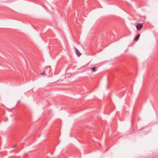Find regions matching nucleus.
<instances>
[{"instance_id": "obj_7", "label": "nucleus", "mask_w": 158, "mask_h": 158, "mask_svg": "<svg viewBox=\"0 0 158 158\" xmlns=\"http://www.w3.org/2000/svg\"><path fill=\"white\" fill-rule=\"evenodd\" d=\"M16 145H17L16 144V145H15L14 146H13L12 148H15L16 146Z\"/></svg>"}, {"instance_id": "obj_6", "label": "nucleus", "mask_w": 158, "mask_h": 158, "mask_svg": "<svg viewBox=\"0 0 158 158\" xmlns=\"http://www.w3.org/2000/svg\"><path fill=\"white\" fill-rule=\"evenodd\" d=\"M49 67H47L46 68L45 70H46L47 71V72H48V70H47V69L49 68Z\"/></svg>"}, {"instance_id": "obj_1", "label": "nucleus", "mask_w": 158, "mask_h": 158, "mask_svg": "<svg viewBox=\"0 0 158 158\" xmlns=\"http://www.w3.org/2000/svg\"><path fill=\"white\" fill-rule=\"evenodd\" d=\"M47 70H48V72H47L46 70H44L43 73H40V74L42 75H49L50 74V72L51 67H49Z\"/></svg>"}, {"instance_id": "obj_2", "label": "nucleus", "mask_w": 158, "mask_h": 158, "mask_svg": "<svg viewBox=\"0 0 158 158\" xmlns=\"http://www.w3.org/2000/svg\"><path fill=\"white\" fill-rule=\"evenodd\" d=\"M135 27L137 29V31H140L142 29L143 27V23L140 24L138 23L136 25Z\"/></svg>"}, {"instance_id": "obj_3", "label": "nucleus", "mask_w": 158, "mask_h": 158, "mask_svg": "<svg viewBox=\"0 0 158 158\" xmlns=\"http://www.w3.org/2000/svg\"><path fill=\"white\" fill-rule=\"evenodd\" d=\"M75 49L76 54H77L78 57L80 56L81 55V53L76 48H75Z\"/></svg>"}, {"instance_id": "obj_4", "label": "nucleus", "mask_w": 158, "mask_h": 158, "mask_svg": "<svg viewBox=\"0 0 158 158\" xmlns=\"http://www.w3.org/2000/svg\"><path fill=\"white\" fill-rule=\"evenodd\" d=\"M140 36V34L139 33H138L134 38V40H137L139 39Z\"/></svg>"}, {"instance_id": "obj_5", "label": "nucleus", "mask_w": 158, "mask_h": 158, "mask_svg": "<svg viewBox=\"0 0 158 158\" xmlns=\"http://www.w3.org/2000/svg\"><path fill=\"white\" fill-rule=\"evenodd\" d=\"M93 72H95L96 70V68L95 67L91 68H90Z\"/></svg>"}]
</instances>
